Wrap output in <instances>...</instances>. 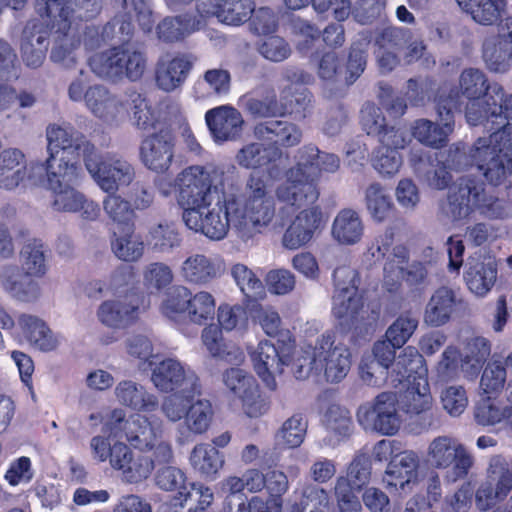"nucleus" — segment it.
<instances>
[{
  "mask_svg": "<svg viewBox=\"0 0 512 512\" xmlns=\"http://www.w3.org/2000/svg\"><path fill=\"white\" fill-rule=\"evenodd\" d=\"M214 418V409L207 399L193 400L184 418V430L193 435H201L208 431Z\"/></svg>",
  "mask_w": 512,
  "mask_h": 512,
  "instance_id": "8fccbe9b",
  "label": "nucleus"
},
{
  "mask_svg": "<svg viewBox=\"0 0 512 512\" xmlns=\"http://www.w3.org/2000/svg\"><path fill=\"white\" fill-rule=\"evenodd\" d=\"M230 73L222 68H213L207 70L202 79H199L194 86L195 92L199 98H204L209 94L224 95L230 90Z\"/></svg>",
  "mask_w": 512,
  "mask_h": 512,
  "instance_id": "4d7b16f0",
  "label": "nucleus"
},
{
  "mask_svg": "<svg viewBox=\"0 0 512 512\" xmlns=\"http://www.w3.org/2000/svg\"><path fill=\"white\" fill-rule=\"evenodd\" d=\"M50 190L53 193L52 205L55 210L79 213L80 217L87 221H94L98 218L100 213L98 204L73 188L71 184Z\"/></svg>",
  "mask_w": 512,
  "mask_h": 512,
  "instance_id": "473e14b6",
  "label": "nucleus"
},
{
  "mask_svg": "<svg viewBox=\"0 0 512 512\" xmlns=\"http://www.w3.org/2000/svg\"><path fill=\"white\" fill-rule=\"evenodd\" d=\"M332 346L331 337L322 336L314 347L312 357L303 358V361L298 360L296 377L306 378L311 371H324L326 379L330 382H338L346 377L351 368V352L342 344Z\"/></svg>",
  "mask_w": 512,
  "mask_h": 512,
  "instance_id": "f8f14e48",
  "label": "nucleus"
},
{
  "mask_svg": "<svg viewBox=\"0 0 512 512\" xmlns=\"http://www.w3.org/2000/svg\"><path fill=\"white\" fill-rule=\"evenodd\" d=\"M418 467L419 459L412 451H404L392 458L383 476L386 489L390 493H410L418 479Z\"/></svg>",
  "mask_w": 512,
  "mask_h": 512,
  "instance_id": "b1692460",
  "label": "nucleus"
},
{
  "mask_svg": "<svg viewBox=\"0 0 512 512\" xmlns=\"http://www.w3.org/2000/svg\"><path fill=\"white\" fill-rule=\"evenodd\" d=\"M506 380L507 374L503 362L492 358L483 369L480 387L487 395H498L504 389Z\"/></svg>",
  "mask_w": 512,
  "mask_h": 512,
  "instance_id": "69168bd1",
  "label": "nucleus"
},
{
  "mask_svg": "<svg viewBox=\"0 0 512 512\" xmlns=\"http://www.w3.org/2000/svg\"><path fill=\"white\" fill-rule=\"evenodd\" d=\"M162 313L175 322L205 325L214 319L216 301L207 291L195 294L184 287L176 286L167 293L161 305Z\"/></svg>",
  "mask_w": 512,
  "mask_h": 512,
  "instance_id": "9b49d317",
  "label": "nucleus"
},
{
  "mask_svg": "<svg viewBox=\"0 0 512 512\" xmlns=\"http://www.w3.org/2000/svg\"><path fill=\"white\" fill-rule=\"evenodd\" d=\"M116 402L126 408L139 412H152L159 407L158 397L143 384L131 380H120L113 391Z\"/></svg>",
  "mask_w": 512,
  "mask_h": 512,
  "instance_id": "2f4dec72",
  "label": "nucleus"
},
{
  "mask_svg": "<svg viewBox=\"0 0 512 512\" xmlns=\"http://www.w3.org/2000/svg\"><path fill=\"white\" fill-rule=\"evenodd\" d=\"M154 387L163 393L181 390L199 391L200 380L196 372L188 365L174 358L160 361L151 373Z\"/></svg>",
  "mask_w": 512,
  "mask_h": 512,
  "instance_id": "6ab92c4d",
  "label": "nucleus"
},
{
  "mask_svg": "<svg viewBox=\"0 0 512 512\" xmlns=\"http://www.w3.org/2000/svg\"><path fill=\"white\" fill-rule=\"evenodd\" d=\"M254 135L262 141L274 145L292 147L300 143L302 132L297 125L288 121L273 120L259 123L254 127Z\"/></svg>",
  "mask_w": 512,
  "mask_h": 512,
  "instance_id": "79ce46f5",
  "label": "nucleus"
},
{
  "mask_svg": "<svg viewBox=\"0 0 512 512\" xmlns=\"http://www.w3.org/2000/svg\"><path fill=\"white\" fill-rule=\"evenodd\" d=\"M360 121L367 134L377 135L381 145L400 150L408 145L410 139L406 130L388 126L381 109L374 103H367L361 110Z\"/></svg>",
  "mask_w": 512,
  "mask_h": 512,
  "instance_id": "393cba45",
  "label": "nucleus"
},
{
  "mask_svg": "<svg viewBox=\"0 0 512 512\" xmlns=\"http://www.w3.org/2000/svg\"><path fill=\"white\" fill-rule=\"evenodd\" d=\"M72 26L73 24L66 31L53 29L62 36L55 39L50 53V60L64 68H72L77 62V50L80 45V40L71 33Z\"/></svg>",
  "mask_w": 512,
  "mask_h": 512,
  "instance_id": "864d4df0",
  "label": "nucleus"
},
{
  "mask_svg": "<svg viewBox=\"0 0 512 512\" xmlns=\"http://www.w3.org/2000/svg\"><path fill=\"white\" fill-rule=\"evenodd\" d=\"M458 5L481 25H494L506 11L507 0H456Z\"/></svg>",
  "mask_w": 512,
  "mask_h": 512,
  "instance_id": "49530a36",
  "label": "nucleus"
},
{
  "mask_svg": "<svg viewBox=\"0 0 512 512\" xmlns=\"http://www.w3.org/2000/svg\"><path fill=\"white\" fill-rule=\"evenodd\" d=\"M390 382L393 387H402L401 405L409 415L431 417L432 396L423 356L413 346H407L398 356L391 370Z\"/></svg>",
  "mask_w": 512,
  "mask_h": 512,
  "instance_id": "423d86ee",
  "label": "nucleus"
},
{
  "mask_svg": "<svg viewBox=\"0 0 512 512\" xmlns=\"http://www.w3.org/2000/svg\"><path fill=\"white\" fill-rule=\"evenodd\" d=\"M224 271L223 262L219 258L204 254H193L187 257L180 268L182 278L189 283L205 285L219 277Z\"/></svg>",
  "mask_w": 512,
  "mask_h": 512,
  "instance_id": "4c0bfd02",
  "label": "nucleus"
},
{
  "mask_svg": "<svg viewBox=\"0 0 512 512\" xmlns=\"http://www.w3.org/2000/svg\"><path fill=\"white\" fill-rule=\"evenodd\" d=\"M307 430V422L300 414L288 418L277 432L279 443L288 448H296L301 445Z\"/></svg>",
  "mask_w": 512,
  "mask_h": 512,
  "instance_id": "338daca9",
  "label": "nucleus"
},
{
  "mask_svg": "<svg viewBox=\"0 0 512 512\" xmlns=\"http://www.w3.org/2000/svg\"><path fill=\"white\" fill-rule=\"evenodd\" d=\"M201 395V387L199 391L181 390L173 392L163 397L160 410L165 419L170 423H177L184 420L190 403Z\"/></svg>",
  "mask_w": 512,
  "mask_h": 512,
  "instance_id": "6e6d98bb",
  "label": "nucleus"
},
{
  "mask_svg": "<svg viewBox=\"0 0 512 512\" xmlns=\"http://www.w3.org/2000/svg\"><path fill=\"white\" fill-rule=\"evenodd\" d=\"M32 173H28L26 157L20 149L7 148L0 153V188L13 190L26 178L36 183Z\"/></svg>",
  "mask_w": 512,
  "mask_h": 512,
  "instance_id": "e433bc0d",
  "label": "nucleus"
},
{
  "mask_svg": "<svg viewBox=\"0 0 512 512\" xmlns=\"http://www.w3.org/2000/svg\"><path fill=\"white\" fill-rule=\"evenodd\" d=\"M173 281L171 268L163 262H153L143 270V285L151 292H159Z\"/></svg>",
  "mask_w": 512,
  "mask_h": 512,
  "instance_id": "774afa93",
  "label": "nucleus"
},
{
  "mask_svg": "<svg viewBox=\"0 0 512 512\" xmlns=\"http://www.w3.org/2000/svg\"><path fill=\"white\" fill-rule=\"evenodd\" d=\"M231 275L241 292L250 300L262 299L265 296V287L255 273L242 263L231 268Z\"/></svg>",
  "mask_w": 512,
  "mask_h": 512,
  "instance_id": "bf43d9fd",
  "label": "nucleus"
},
{
  "mask_svg": "<svg viewBox=\"0 0 512 512\" xmlns=\"http://www.w3.org/2000/svg\"><path fill=\"white\" fill-rule=\"evenodd\" d=\"M236 163L245 169L265 168L272 180L279 179L286 167L283 152L272 144L250 142L245 144L235 155Z\"/></svg>",
  "mask_w": 512,
  "mask_h": 512,
  "instance_id": "aec40b11",
  "label": "nucleus"
},
{
  "mask_svg": "<svg viewBox=\"0 0 512 512\" xmlns=\"http://www.w3.org/2000/svg\"><path fill=\"white\" fill-rule=\"evenodd\" d=\"M145 244L141 236L134 233H126L118 236L112 242V250L115 256L125 262H136L144 254Z\"/></svg>",
  "mask_w": 512,
  "mask_h": 512,
  "instance_id": "0e129e2a",
  "label": "nucleus"
},
{
  "mask_svg": "<svg viewBox=\"0 0 512 512\" xmlns=\"http://www.w3.org/2000/svg\"><path fill=\"white\" fill-rule=\"evenodd\" d=\"M476 210L490 218H501L504 215L502 202L487 193L483 181L474 177H461L449 190L446 212L457 221L469 217Z\"/></svg>",
  "mask_w": 512,
  "mask_h": 512,
  "instance_id": "9d476101",
  "label": "nucleus"
},
{
  "mask_svg": "<svg viewBox=\"0 0 512 512\" xmlns=\"http://www.w3.org/2000/svg\"><path fill=\"white\" fill-rule=\"evenodd\" d=\"M67 93L71 101L83 102L94 117L104 121L115 120L125 109L123 102L106 86H87L81 78H76L69 84Z\"/></svg>",
  "mask_w": 512,
  "mask_h": 512,
  "instance_id": "2eb2a0df",
  "label": "nucleus"
},
{
  "mask_svg": "<svg viewBox=\"0 0 512 512\" xmlns=\"http://www.w3.org/2000/svg\"><path fill=\"white\" fill-rule=\"evenodd\" d=\"M254 11L253 0H202L198 13L213 15L227 25L239 26L251 18Z\"/></svg>",
  "mask_w": 512,
  "mask_h": 512,
  "instance_id": "c756f323",
  "label": "nucleus"
},
{
  "mask_svg": "<svg viewBox=\"0 0 512 512\" xmlns=\"http://www.w3.org/2000/svg\"><path fill=\"white\" fill-rule=\"evenodd\" d=\"M35 8L44 24L58 31H66L77 20L97 12L94 0H35Z\"/></svg>",
  "mask_w": 512,
  "mask_h": 512,
  "instance_id": "dca6fc26",
  "label": "nucleus"
},
{
  "mask_svg": "<svg viewBox=\"0 0 512 512\" xmlns=\"http://www.w3.org/2000/svg\"><path fill=\"white\" fill-rule=\"evenodd\" d=\"M49 46L48 32L37 21H29L23 29L21 38V58L23 63L30 68L40 67L45 58Z\"/></svg>",
  "mask_w": 512,
  "mask_h": 512,
  "instance_id": "f704fd0d",
  "label": "nucleus"
},
{
  "mask_svg": "<svg viewBox=\"0 0 512 512\" xmlns=\"http://www.w3.org/2000/svg\"><path fill=\"white\" fill-rule=\"evenodd\" d=\"M366 203L373 219L377 222L392 219L397 222H402L401 218L396 217V208L391 198L384 193L380 184L373 183L367 188Z\"/></svg>",
  "mask_w": 512,
  "mask_h": 512,
  "instance_id": "5fc2aeb1",
  "label": "nucleus"
},
{
  "mask_svg": "<svg viewBox=\"0 0 512 512\" xmlns=\"http://www.w3.org/2000/svg\"><path fill=\"white\" fill-rule=\"evenodd\" d=\"M443 100H457L453 112H460L463 97L470 102L465 109L467 122L472 126L481 125L486 131H492L506 124H512V95H507L503 87L489 83L485 73L477 68L464 69L459 77V87L443 83L436 91Z\"/></svg>",
  "mask_w": 512,
  "mask_h": 512,
  "instance_id": "f257e3e1",
  "label": "nucleus"
},
{
  "mask_svg": "<svg viewBox=\"0 0 512 512\" xmlns=\"http://www.w3.org/2000/svg\"><path fill=\"white\" fill-rule=\"evenodd\" d=\"M488 138H477L471 147L459 142L449 147L443 166L427 172L429 183L436 189H445L452 181L448 170L464 171L476 167L489 183L499 182L505 173L503 155L512 142V124H506L490 131Z\"/></svg>",
  "mask_w": 512,
  "mask_h": 512,
  "instance_id": "f03ea898",
  "label": "nucleus"
},
{
  "mask_svg": "<svg viewBox=\"0 0 512 512\" xmlns=\"http://www.w3.org/2000/svg\"><path fill=\"white\" fill-rule=\"evenodd\" d=\"M427 277L428 271L421 262H414L408 268L399 266L396 273L393 263L384 265V283L391 293L399 290L401 281H405L410 288L419 290L425 285Z\"/></svg>",
  "mask_w": 512,
  "mask_h": 512,
  "instance_id": "37998d69",
  "label": "nucleus"
},
{
  "mask_svg": "<svg viewBox=\"0 0 512 512\" xmlns=\"http://www.w3.org/2000/svg\"><path fill=\"white\" fill-rule=\"evenodd\" d=\"M334 294L332 313L343 329L349 332L352 320V271L349 266H340L334 270Z\"/></svg>",
  "mask_w": 512,
  "mask_h": 512,
  "instance_id": "72a5a7b5",
  "label": "nucleus"
},
{
  "mask_svg": "<svg viewBox=\"0 0 512 512\" xmlns=\"http://www.w3.org/2000/svg\"><path fill=\"white\" fill-rule=\"evenodd\" d=\"M339 159L333 154L320 153L314 146L304 147L299 152V161L286 172V180L276 189L280 202L301 208L314 204L320 195L317 180L322 171L335 172Z\"/></svg>",
  "mask_w": 512,
  "mask_h": 512,
  "instance_id": "7ed1b4c3",
  "label": "nucleus"
},
{
  "mask_svg": "<svg viewBox=\"0 0 512 512\" xmlns=\"http://www.w3.org/2000/svg\"><path fill=\"white\" fill-rule=\"evenodd\" d=\"M0 286L11 298L22 303H35L42 295L39 283L14 264L0 267Z\"/></svg>",
  "mask_w": 512,
  "mask_h": 512,
  "instance_id": "bb28decb",
  "label": "nucleus"
},
{
  "mask_svg": "<svg viewBox=\"0 0 512 512\" xmlns=\"http://www.w3.org/2000/svg\"><path fill=\"white\" fill-rule=\"evenodd\" d=\"M20 255L26 276L41 278L46 274V256L42 244L29 243L22 248Z\"/></svg>",
  "mask_w": 512,
  "mask_h": 512,
  "instance_id": "e2e57ef3",
  "label": "nucleus"
},
{
  "mask_svg": "<svg viewBox=\"0 0 512 512\" xmlns=\"http://www.w3.org/2000/svg\"><path fill=\"white\" fill-rule=\"evenodd\" d=\"M236 209L230 194L223 193L222 196L217 197L212 208L183 211L182 218L190 230L200 232L211 240L219 241L227 236L230 228L236 233Z\"/></svg>",
  "mask_w": 512,
  "mask_h": 512,
  "instance_id": "ddd939ff",
  "label": "nucleus"
},
{
  "mask_svg": "<svg viewBox=\"0 0 512 512\" xmlns=\"http://www.w3.org/2000/svg\"><path fill=\"white\" fill-rule=\"evenodd\" d=\"M194 65V58L189 54L161 55L155 65L156 86L164 92H173L186 82Z\"/></svg>",
  "mask_w": 512,
  "mask_h": 512,
  "instance_id": "5701e85b",
  "label": "nucleus"
},
{
  "mask_svg": "<svg viewBox=\"0 0 512 512\" xmlns=\"http://www.w3.org/2000/svg\"><path fill=\"white\" fill-rule=\"evenodd\" d=\"M48 153L83 155L92 154L94 146L77 130L69 125H50L46 130Z\"/></svg>",
  "mask_w": 512,
  "mask_h": 512,
  "instance_id": "c85d7f7f",
  "label": "nucleus"
},
{
  "mask_svg": "<svg viewBox=\"0 0 512 512\" xmlns=\"http://www.w3.org/2000/svg\"><path fill=\"white\" fill-rule=\"evenodd\" d=\"M163 421L156 415L134 414L129 417L122 408H114L108 414L102 431L105 437L124 436L139 451H152L158 463H169L173 458L172 446L162 439Z\"/></svg>",
  "mask_w": 512,
  "mask_h": 512,
  "instance_id": "20e7f679",
  "label": "nucleus"
},
{
  "mask_svg": "<svg viewBox=\"0 0 512 512\" xmlns=\"http://www.w3.org/2000/svg\"><path fill=\"white\" fill-rule=\"evenodd\" d=\"M146 241L153 251L169 253L181 245L182 238L174 224L164 221L149 227Z\"/></svg>",
  "mask_w": 512,
  "mask_h": 512,
  "instance_id": "3c124183",
  "label": "nucleus"
},
{
  "mask_svg": "<svg viewBox=\"0 0 512 512\" xmlns=\"http://www.w3.org/2000/svg\"><path fill=\"white\" fill-rule=\"evenodd\" d=\"M321 221L322 211L319 207L314 206L302 210L286 229L282 238L283 246L290 250L304 246L313 238Z\"/></svg>",
  "mask_w": 512,
  "mask_h": 512,
  "instance_id": "7c9ffc66",
  "label": "nucleus"
},
{
  "mask_svg": "<svg viewBox=\"0 0 512 512\" xmlns=\"http://www.w3.org/2000/svg\"><path fill=\"white\" fill-rule=\"evenodd\" d=\"M68 154L49 153L46 160L45 171L47 176V188L56 189L64 185L72 184L78 177L77 166L67 159ZM41 164H31L29 171L42 172Z\"/></svg>",
  "mask_w": 512,
  "mask_h": 512,
  "instance_id": "58836bf2",
  "label": "nucleus"
},
{
  "mask_svg": "<svg viewBox=\"0 0 512 512\" xmlns=\"http://www.w3.org/2000/svg\"><path fill=\"white\" fill-rule=\"evenodd\" d=\"M174 144L167 134H154L143 140L140 155L144 165L155 172H164L170 167Z\"/></svg>",
  "mask_w": 512,
  "mask_h": 512,
  "instance_id": "c9c22d12",
  "label": "nucleus"
},
{
  "mask_svg": "<svg viewBox=\"0 0 512 512\" xmlns=\"http://www.w3.org/2000/svg\"><path fill=\"white\" fill-rule=\"evenodd\" d=\"M92 458L98 462L109 461L112 469L120 472L122 479L128 483L146 480L155 468V458L134 453L124 442L111 441L105 435L93 436L90 440Z\"/></svg>",
  "mask_w": 512,
  "mask_h": 512,
  "instance_id": "6e6552de",
  "label": "nucleus"
},
{
  "mask_svg": "<svg viewBox=\"0 0 512 512\" xmlns=\"http://www.w3.org/2000/svg\"><path fill=\"white\" fill-rule=\"evenodd\" d=\"M434 100L441 126L428 119H418L414 122L411 131L413 137L422 144L439 149L446 146L448 137L454 130L453 107H457V100L447 102L437 95Z\"/></svg>",
  "mask_w": 512,
  "mask_h": 512,
  "instance_id": "a211bd4d",
  "label": "nucleus"
},
{
  "mask_svg": "<svg viewBox=\"0 0 512 512\" xmlns=\"http://www.w3.org/2000/svg\"><path fill=\"white\" fill-rule=\"evenodd\" d=\"M85 166L99 187L106 192H115L128 186L135 178L133 166L122 158L97 160L91 155L85 159Z\"/></svg>",
  "mask_w": 512,
  "mask_h": 512,
  "instance_id": "412c9836",
  "label": "nucleus"
},
{
  "mask_svg": "<svg viewBox=\"0 0 512 512\" xmlns=\"http://www.w3.org/2000/svg\"><path fill=\"white\" fill-rule=\"evenodd\" d=\"M428 461L445 470L444 478L451 483L464 479L474 462L465 446L449 436H438L430 443Z\"/></svg>",
  "mask_w": 512,
  "mask_h": 512,
  "instance_id": "4468645a",
  "label": "nucleus"
},
{
  "mask_svg": "<svg viewBox=\"0 0 512 512\" xmlns=\"http://www.w3.org/2000/svg\"><path fill=\"white\" fill-rule=\"evenodd\" d=\"M457 306V298L454 291L448 287H439L432 294L426 305L424 321L432 327L446 324Z\"/></svg>",
  "mask_w": 512,
  "mask_h": 512,
  "instance_id": "c03bdc74",
  "label": "nucleus"
},
{
  "mask_svg": "<svg viewBox=\"0 0 512 512\" xmlns=\"http://www.w3.org/2000/svg\"><path fill=\"white\" fill-rule=\"evenodd\" d=\"M203 18L199 15H178L166 17L157 26L158 38L164 42H175L199 30Z\"/></svg>",
  "mask_w": 512,
  "mask_h": 512,
  "instance_id": "a18cd8bd",
  "label": "nucleus"
},
{
  "mask_svg": "<svg viewBox=\"0 0 512 512\" xmlns=\"http://www.w3.org/2000/svg\"><path fill=\"white\" fill-rule=\"evenodd\" d=\"M357 419L364 428L371 427L382 435H394L400 427L394 399L388 393L379 394L372 407H359Z\"/></svg>",
  "mask_w": 512,
  "mask_h": 512,
  "instance_id": "4be33fe9",
  "label": "nucleus"
},
{
  "mask_svg": "<svg viewBox=\"0 0 512 512\" xmlns=\"http://www.w3.org/2000/svg\"><path fill=\"white\" fill-rule=\"evenodd\" d=\"M474 419L481 426L502 424L512 429V405L501 406L490 396L481 398L474 406Z\"/></svg>",
  "mask_w": 512,
  "mask_h": 512,
  "instance_id": "de8ad7c7",
  "label": "nucleus"
},
{
  "mask_svg": "<svg viewBox=\"0 0 512 512\" xmlns=\"http://www.w3.org/2000/svg\"><path fill=\"white\" fill-rule=\"evenodd\" d=\"M482 58L489 71L505 73L511 67L512 46L497 35L489 37L483 42Z\"/></svg>",
  "mask_w": 512,
  "mask_h": 512,
  "instance_id": "09e8293b",
  "label": "nucleus"
},
{
  "mask_svg": "<svg viewBox=\"0 0 512 512\" xmlns=\"http://www.w3.org/2000/svg\"><path fill=\"white\" fill-rule=\"evenodd\" d=\"M139 310L138 299L135 296L128 300H106L97 310L99 321L111 328H122L134 321Z\"/></svg>",
  "mask_w": 512,
  "mask_h": 512,
  "instance_id": "a19ab883",
  "label": "nucleus"
},
{
  "mask_svg": "<svg viewBox=\"0 0 512 512\" xmlns=\"http://www.w3.org/2000/svg\"><path fill=\"white\" fill-rule=\"evenodd\" d=\"M147 54L143 46L124 43L89 59L91 71L101 79L119 82L127 78L137 81L147 69Z\"/></svg>",
  "mask_w": 512,
  "mask_h": 512,
  "instance_id": "1a4fd4ad",
  "label": "nucleus"
},
{
  "mask_svg": "<svg viewBox=\"0 0 512 512\" xmlns=\"http://www.w3.org/2000/svg\"><path fill=\"white\" fill-rule=\"evenodd\" d=\"M190 463L201 475L213 477L223 467L224 457L216 447L201 443L192 449Z\"/></svg>",
  "mask_w": 512,
  "mask_h": 512,
  "instance_id": "603ef678",
  "label": "nucleus"
},
{
  "mask_svg": "<svg viewBox=\"0 0 512 512\" xmlns=\"http://www.w3.org/2000/svg\"><path fill=\"white\" fill-rule=\"evenodd\" d=\"M464 279L468 289L478 295H486L497 279V264L492 258L472 259L468 262Z\"/></svg>",
  "mask_w": 512,
  "mask_h": 512,
  "instance_id": "ea45409f",
  "label": "nucleus"
},
{
  "mask_svg": "<svg viewBox=\"0 0 512 512\" xmlns=\"http://www.w3.org/2000/svg\"><path fill=\"white\" fill-rule=\"evenodd\" d=\"M226 389L242 405L243 412L250 418H259L269 410V402L261 394L257 380L246 370L229 368L222 373Z\"/></svg>",
  "mask_w": 512,
  "mask_h": 512,
  "instance_id": "f3484780",
  "label": "nucleus"
},
{
  "mask_svg": "<svg viewBox=\"0 0 512 512\" xmlns=\"http://www.w3.org/2000/svg\"><path fill=\"white\" fill-rule=\"evenodd\" d=\"M176 500L179 501L181 507L191 502L192 505L188 512H204L213 503L214 493L210 487L199 482H193L188 484L186 490L180 491Z\"/></svg>",
  "mask_w": 512,
  "mask_h": 512,
  "instance_id": "052dcab7",
  "label": "nucleus"
},
{
  "mask_svg": "<svg viewBox=\"0 0 512 512\" xmlns=\"http://www.w3.org/2000/svg\"><path fill=\"white\" fill-rule=\"evenodd\" d=\"M236 206V236L247 243L271 225L276 215L275 200L266 181L255 174L249 176L240 196L230 194Z\"/></svg>",
  "mask_w": 512,
  "mask_h": 512,
  "instance_id": "39448f33",
  "label": "nucleus"
},
{
  "mask_svg": "<svg viewBox=\"0 0 512 512\" xmlns=\"http://www.w3.org/2000/svg\"><path fill=\"white\" fill-rule=\"evenodd\" d=\"M127 105L132 111L134 125L142 130L155 127L158 117L149 101L140 93L131 92L128 95Z\"/></svg>",
  "mask_w": 512,
  "mask_h": 512,
  "instance_id": "680f3d73",
  "label": "nucleus"
},
{
  "mask_svg": "<svg viewBox=\"0 0 512 512\" xmlns=\"http://www.w3.org/2000/svg\"><path fill=\"white\" fill-rule=\"evenodd\" d=\"M205 122L213 140L220 144L239 139L244 126L241 113L228 105L208 110L205 114Z\"/></svg>",
  "mask_w": 512,
  "mask_h": 512,
  "instance_id": "a878e982",
  "label": "nucleus"
},
{
  "mask_svg": "<svg viewBox=\"0 0 512 512\" xmlns=\"http://www.w3.org/2000/svg\"><path fill=\"white\" fill-rule=\"evenodd\" d=\"M489 483L498 496V500H505L512 490V471L502 456H494L490 459L487 469Z\"/></svg>",
  "mask_w": 512,
  "mask_h": 512,
  "instance_id": "13d9d810",
  "label": "nucleus"
},
{
  "mask_svg": "<svg viewBox=\"0 0 512 512\" xmlns=\"http://www.w3.org/2000/svg\"><path fill=\"white\" fill-rule=\"evenodd\" d=\"M251 361L257 375L265 383L266 387L275 390L277 387L275 376L283 372L289 358L280 354L277 348L269 341H260L250 351Z\"/></svg>",
  "mask_w": 512,
  "mask_h": 512,
  "instance_id": "cd10ccee",
  "label": "nucleus"
},
{
  "mask_svg": "<svg viewBox=\"0 0 512 512\" xmlns=\"http://www.w3.org/2000/svg\"><path fill=\"white\" fill-rule=\"evenodd\" d=\"M237 169L232 164L207 170L201 166L184 169L176 179L178 203L184 211L206 209L232 184Z\"/></svg>",
  "mask_w": 512,
  "mask_h": 512,
  "instance_id": "0eeeda50",
  "label": "nucleus"
}]
</instances>
